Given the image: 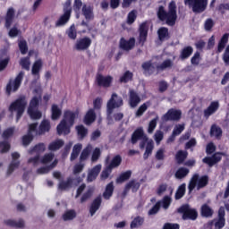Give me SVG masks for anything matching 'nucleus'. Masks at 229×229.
Wrapping results in <instances>:
<instances>
[{"mask_svg":"<svg viewBox=\"0 0 229 229\" xmlns=\"http://www.w3.org/2000/svg\"><path fill=\"white\" fill-rule=\"evenodd\" d=\"M12 148V145H10V142L7 140L0 141V153H8Z\"/></svg>","mask_w":229,"mask_h":229,"instance_id":"obj_58","label":"nucleus"},{"mask_svg":"<svg viewBox=\"0 0 229 229\" xmlns=\"http://www.w3.org/2000/svg\"><path fill=\"white\" fill-rule=\"evenodd\" d=\"M223 157H225L224 152H216L211 157H205L202 162L208 165V167H214L216 164H219V162L223 160Z\"/></svg>","mask_w":229,"mask_h":229,"instance_id":"obj_8","label":"nucleus"},{"mask_svg":"<svg viewBox=\"0 0 229 229\" xmlns=\"http://www.w3.org/2000/svg\"><path fill=\"white\" fill-rule=\"evenodd\" d=\"M160 207H162V202L157 201L152 208L148 210V216H155L156 214H158L160 210Z\"/></svg>","mask_w":229,"mask_h":229,"instance_id":"obj_61","label":"nucleus"},{"mask_svg":"<svg viewBox=\"0 0 229 229\" xmlns=\"http://www.w3.org/2000/svg\"><path fill=\"white\" fill-rule=\"evenodd\" d=\"M30 119L33 121H38V119H42V112L38 109H28L27 110Z\"/></svg>","mask_w":229,"mask_h":229,"instance_id":"obj_48","label":"nucleus"},{"mask_svg":"<svg viewBox=\"0 0 229 229\" xmlns=\"http://www.w3.org/2000/svg\"><path fill=\"white\" fill-rule=\"evenodd\" d=\"M101 203H103L101 196H98L96 199H94L89 208L90 216H94V214H96V212L99 210Z\"/></svg>","mask_w":229,"mask_h":229,"instance_id":"obj_23","label":"nucleus"},{"mask_svg":"<svg viewBox=\"0 0 229 229\" xmlns=\"http://www.w3.org/2000/svg\"><path fill=\"white\" fill-rule=\"evenodd\" d=\"M157 19H159L161 22L165 21L167 26H174L178 19L176 2L172 0L168 4V12L165 11V7H164V5H159L157 11Z\"/></svg>","mask_w":229,"mask_h":229,"instance_id":"obj_1","label":"nucleus"},{"mask_svg":"<svg viewBox=\"0 0 229 229\" xmlns=\"http://www.w3.org/2000/svg\"><path fill=\"white\" fill-rule=\"evenodd\" d=\"M62 116V109L58 107V105L53 104L51 107V119L52 121H58Z\"/></svg>","mask_w":229,"mask_h":229,"instance_id":"obj_31","label":"nucleus"},{"mask_svg":"<svg viewBox=\"0 0 229 229\" xmlns=\"http://www.w3.org/2000/svg\"><path fill=\"white\" fill-rule=\"evenodd\" d=\"M199 62H201V54L197 51L191 57V65H199Z\"/></svg>","mask_w":229,"mask_h":229,"instance_id":"obj_60","label":"nucleus"},{"mask_svg":"<svg viewBox=\"0 0 229 229\" xmlns=\"http://www.w3.org/2000/svg\"><path fill=\"white\" fill-rule=\"evenodd\" d=\"M22 80H24V72L21 71L15 77L14 81L12 80L9 81L5 89L7 96H10L12 92H17V90L21 89V85H22Z\"/></svg>","mask_w":229,"mask_h":229,"instance_id":"obj_5","label":"nucleus"},{"mask_svg":"<svg viewBox=\"0 0 229 229\" xmlns=\"http://www.w3.org/2000/svg\"><path fill=\"white\" fill-rule=\"evenodd\" d=\"M78 114L71 110L64 111V119L67 124L70 126H74V121H76V116Z\"/></svg>","mask_w":229,"mask_h":229,"instance_id":"obj_21","label":"nucleus"},{"mask_svg":"<svg viewBox=\"0 0 229 229\" xmlns=\"http://www.w3.org/2000/svg\"><path fill=\"white\" fill-rule=\"evenodd\" d=\"M198 180H199V174H193L188 185L189 194H191V192H192V191L196 189V186H198Z\"/></svg>","mask_w":229,"mask_h":229,"instance_id":"obj_47","label":"nucleus"},{"mask_svg":"<svg viewBox=\"0 0 229 229\" xmlns=\"http://www.w3.org/2000/svg\"><path fill=\"white\" fill-rule=\"evenodd\" d=\"M187 157H189V152H187V150H178L175 154V160L180 165L187 160Z\"/></svg>","mask_w":229,"mask_h":229,"instance_id":"obj_32","label":"nucleus"},{"mask_svg":"<svg viewBox=\"0 0 229 229\" xmlns=\"http://www.w3.org/2000/svg\"><path fill=\"white\" fill-rule=\"evenodd\" d=\"M73 180L71 177H68L66 181L60 182L58 184L59 191H67L72 187Z\"/></svg>","mask_w":229,"mask_h":229,"instance_id":"obj_37","label":"nucleus"},{"mask_svg":"<svg viewBox=\"0 0 229 229\" xmlns=\"http://www.w3.org/2000/svg\"><path fill=\"white\" fill-rule=\"evenodd\" d=\"M187 184L182 183L181 184L175 192L174 199H182L185 196V191H186Z\"/></svg>","mask_w":229,"mask_h":229,"instance_id":"obj_44","label":"nucleus"},{"mask_svg":"<svg viewBox=\"0 0 229 229\" xmlns=\"http://www.w3.org/2000/svg\"><path fill=\"white\" fill-rule=\"evenodd\" d=\"M146 137L148 136L144 132V129L142 127H138L131 136V144L134 146V144H137L138 140H142L143 139H146Z\"/></svg>","mask_w":229,"mask_h":229,"instance_id":"obj_12","label":"nucleus"},{"mask_svg":"<svg viewBox=\"0 0 229 229\" xmlns=\"http://www.w3.org/2000/svg\"><path fill=\"white\" fill-rule=\"evenodd\" d=\"M190 171L189 168H185V167H180L176 172H175V178H177V180H183V178H185L188 174H189Z\"/></svg>","mask_w":229,"mask_h":229,"instance_id":"obj_46","label":"nucleus"},{"mask_svg":"<svg viewBox=\"0 0 229 229\" xmlns=\"http://www.w3.org/2000/svg\"><path fill=\"white\" fill-rule=\"evenodd\" d=\"M112 168H110L108 165L106 166V168L101 172L100 174V180L105 181L107 180V178L112 174Z\"/></svg>","mask_w":229,"mask_h":229,"instance_id":"obj_59","label":"nucleus"},{"mask_svg":"<svg viewBox=\"0 0 229 229\" xmlns=\"http://www.w3.org/2000/svg\"><path fill=\"white\" fill-rule=\"evenodd\" d=\"M40 69H42V59H38L32 65L31 73L33 76H38L40 73Z\"/></svg>","mask_w":229,"mask_h":229,"instance_id":"obj_45","label":"nucleus"},{"mask_svg":"<svg viewBox=\"0 0 229 229\" xmlns=\"http://www.w3.org/2000/svg\"><path fill=\"white\" fill-rule=\"evenodd\" d=\"M71 11H65L64 13L59 17V19L55 21V28H61V26H65L69 21H71Z\"/></svg>","mask_w":229,"mask_h":229,"instance_id":"obj_18","label":"nucleus"},{"mask_svg":"<svg viewBox=\"0 0 229 229\" xmlns=\"http://www.w3.org/2000/svg\"><path fill=\"white\" fill-rule=\"evenodd\" d=\"M135 47V38H131L126 40L124 38L120 39V49L123 51H131Z\"/></svg>","mask_w":229,"mask_h":229,"instance_id":"obj_15","label":"nucleus"},{"mask_svg":"<svg viewBox=\"0 0 229 229\" xmlns=\"http://www.w3.org/2000/svg\"><path fill=\"white\" fill-rule=\"evenodd\" d=\"M192 53H194V48L191 46L184 47L180 52L179 58L180 60H187L191 58Z\"/></svg>","mask_w":229,"mask_h":229,"instance_id":"obj_27","label":"nucleus"},{"mask_svg":"<svg viewBox=\"0 0 229 229\" xmlns=\"http://www.w3.org/2000/svg\"><path fill=\"white\" fill-rule=\"evenodd\" d=\"M200 212L202 217H212V216H214V210H212L208 204L201 206Z\"/></svg>","mask_w":229,"mask_h":229,"instance_id":"obj_42","label":"nucleus"},{"mask_svg":"<svg viewBox=\"0 0 229 229\" xmlns=\"http://www.w3.org/2000/svg\"><path fill=\"white\" fill-rule=\"evenodd\" d=\"M123 105L124 102L123 100V97H119L117 93H113L106 104L107 115H112L115 108H121V106H123Z\"/></svg>","mask_w":229,"mask_h":229,"instance_id":"obj_3","label":"nucleus"},{"mask_svg":"<svg viewBox=\"0 0 229 229\" xmlns=\"http://www.w3.org/2000/svg\"><path fill=\"white\" fill-rule=\"evenodd\" d=\"M155 148V145L153 144V141H148L146 146L145 153L143 154L144 160H148L149 158V156L153 153V149Z\"/></svg>","mask_w":229,"mask_h":229,"instance_id":"obj_52","label":"nucleus"},{"mask_svg":"<svg viewBox=\"0 0 229 229\" xmlns=\"http://www.w3.org/2000/svg\"><path fill=\"white\" fill-rule=\"evenodd\" d=\"M208 185V175H202L199 177L197 181V190L199 191V189H204V187H207Z\"/></svg>","mask_w":229,"mask_h":229,"instance_id":"obj_43","label":"nucleus"},{"mask_svg":"<svg viewBox=\"0 0 229 229\" xmlns=\"http://www.w3.org/2000/svg\"><path fill=\"white\" fill-rule=\"evenodd\" d=\"M75 130L77 131V135L79 139L83 140L86 138L87 135H89V129H87L84 125H77L75 127Z\"/></svg>","mask_w":229,"mask_h":229,"instance_id":"obj_36","label":"nucleus"},{"mask_svg":"<svg viewBox=\"0 0 229 229\" xmlns=\"http://www.w3.org/2000/svg\"><path fill=\"white\" fill-rule=\"evenodd\" d=\"M228 40H229V33L226 32L221 37L220 40L218 41L217 49H216L217 54L223 53V51H225V48L228 44Z\"/></svg>","mask_w":229,"mask_h":229,"instance_id":"obj_22","label":"nucleus"},{"mask_svg":"<svg viewBox=\"0 0 229 229\" xmlns=\"http://www.w3.org/2000/svg\"><path fill=\"white\" fill-rule=\"evenodd\" d=\"M115 187L114 186V182H109L105 189V191L103 192V198L104 199H110L112 196H114V191Z\"/></svg>","mask_w":229,"mask_h":229,"instance_id":"obj_30","label":"nucleus"},{"mask_svg":"<svg viewBox=\"0 0 229 229\" xmlns=\"http://www.w3.org/2000/svg\"><path fill=\"white\" fill-rule=\"evenodd\" d=\"M177 212L179 214H182V219L183 221L191 220V221H196L198 219V211L194 208H191V206L189 204H184L181 206Z\"/></svg>","mask_w":229,"mask_h":229,"instance_id":"obj_6","label":"nucleus"},{"mask_svg":"<svg viewBox=\"0 0 229 229\" xmlns=\"http://www.w3.org/2000/svg\"><path fill=\"white\" fill-rule=\"evenodd\" d=\"M140 96H139V93L135 91L134 89L129 90V105L131 108H135L139 106V104L140 103Z\"/></svg>","mask_w":229,"mask_h":229,"instance_id":"obj_14","label":"nucleus"},{"mask_svg":"<svg viewBox=\"0 0 229 229\" xmlns=\"http://www.w3.org/2000/svg\"><path fill=\"white\" fill-rule=\"evenodd\" d=\"M14 131H15V128H13V127H10V128H7L6 130H4L2 134L4 140H8V139H10V137H13Z\"/></svg>","mask_w":229,"mask_h":229,"instance_id":"obj_56","label":"nucleus"},{"mask_svg":"<svg viewBox=\"0 0 229 229\" xmlns=\"http://www.w3.org/2000/svg\"><path fill=\"white\" fill-rule=\"evenodd\" d=\"M210 136L216 137V139H221L223 136V130H221V127L213 124L210 128Z\"/></svg>","mask_w":229,"mask_h":229,"instance_id":"obj_38","label":"nucleus"},{"mask_svg":"<svg viewBox=\"0 0 229 229\" xmlns=\"http://www.w3.org/2000/svg\"><path fill=\"white\" fill-rule=\"evenodd\" d=\"M30 151L31 153H44V151H46V144L38 143L35 147H33Z\"/></svg>","mask_w":229,"mask_h":229,"instance_id":"obj_62","label":"nucleus"},{"mask_svg":"<svg viewBox=\"0 0 229 229\" xmlns=\"http://www.w3.org/2000/svg\"><path fill=\"white\" fill-rule=\"evenodd\" d=\"M96 111L92 108L89 109L84 116V123L87 126H90V124L94 123L97 119Z\"/></svg>","mask_w":229,"mask_h":229,"instance_id":"obj_19","label":"nucleus"},{"mask_svg":"<svg viewBox=\"0 0 229 229\" xmlns=\"http://www.w3.org/2000/svg\"><path fill=\"white\" fill-rule=\"evenodd\" d=\"M82 15H84L86 21H94V8L90 5H82Z\"/></svg>","mask_w":229,"mask_h":229,"instance_id":"obj_25","label":"nucleus"},{"mask_svg":"<svg viewBox=\"0 0 229 229\" xmlns=\"http://www.w3.org/2000/svg\"><path fill=\"white\" fill-rule=\"evenodd\" d=\"M76 216H77L76 210L68 209L63 214L62 217H63V220L64 221H72L73 219H76Z\"/></svg>","mask_w":229,"mask_h":229,"instance_id":"obj_41","label":"nucleus"},{"mask_svg":"<svg viewBox=\"0 0 229 229\" xmlns=\"http://www.w3.org/2000/svg\"><path fill=\"white\" fill-rule=\"evenodd\" d=\"M157 37L160 42H165V40H169L171 35L169 34V29L166 27H160L157 30Z\"/></svg>","mask_w":229,"mask_h":229,"instance_id":"obj_24","label":"nucleus"},{"mask_svg":"<svg viewBox=\"0 0 229 229\" xmlns=\"http://www.w3.org/2000/svg\"><path fill=\"white\" fill-rule=\"evenodd\" d=\"M123 162V157L120 155H116L111 160V163L107 165L110 169H115V167H119L121 163Z\"/></svg>","mask_w":229,"mask_h":229,"instance_id":"obj_49","label":"nucleus"},{"mask_svg":"<svg viewBox=\"0 0 229 229\" xmlns=\"http://www.w3.org/2000/svg\"><path fill=\"white\" fill-rule=\"evenodd\" d=\"M133 81V72L130 71H126L123 76L120 77L119 81L120 83H128L129 81Z\"/></svg>","mask_w":229,"mask_h":229,"instance_id":"obj_50","label":"nucleus"},{"mask_svg":"<svg viewBox=\"0 0 229 229\" xmlns=\"http://www.w3.org/2000/svg\"><path fill=\"white\" fill-rule=\"evenodd\" d=\"M65 142L64 140H56L48 145L49 151H58L61 148H64Z\"/></svg>","mask_w":229,"mask_h":229,"instance_id":"obj_35","label":"nucleus"},{"mask_svg":"<svg viewBox=\"0 0 229 229\" xmlns=\"http://www.w3.org/2000/svg\"><path fill=\"white\" fill-rule=\"evenodd\" d=\"M141 67L145 72V74H153V72H155V66H153V64L151 63V61H147L144 62L141 64Z\"/></svg>","mask_w":229,"mask_h":229,"instance_id":"obj_40","label":"nucleus"},{"mask_svg":"<svg viewBox=\"0 0 229 229\" xmlns=\"http://www.w3.org/2000/svg\"><path fill=\"white\" fill-rule=\"evenodd\" d=\"M114 83V77L112 75L105 76L99 72L96 74L95 85L99 89H110Z\"/></svg>","mask_w":229,"mask_h":229,"instance_id":"obj_7","label":"nucleus"},{"mask_svg":"<svg viewBox=\"0 0 229 229\" xmlns=\"http://www.w3.org/2000/svg\"><path fill=\"white\" fill-rule=\"evenodd\" d=\"M222 60L225 65H229V47H225V50L222 55Z\"/></svg>","mask_w":229,"mask_h":229,"instance_id":"obj_64","label":"nucleus"},{"mask_svg":"<svg viewBox=\"0 0 229 229\" xmlns=\"http://www.w3.org/2000/svg\"><path fill=\"white\" fill-rule=\"evenodd\" d=\"M71 126L69 123L65 122V120H62L60 123L57 125V134L58 135H69L71 133Z\"/></svg>","mask_w":229,"mask_h":229,"instance_id":"obj_17","label":"nucleus"},{"mask_svg":"<svg viewBox=\"0 0 229 229\" xmlns=\"http://www.w3.org/2000/svg\"><path fill=\"white\" fill-rule=\"evenodd\" d=\"M149 31V25L148 21H143L139 27V42L143 46L148 40V32Z\"/></svg>","mask_w":229,"mask_h":229,"instance_id":"obj_11","label":"nucleus"},{"mask_svg":"<svg viewBox=\"0 0 229 229\" xmlns=\"http://www.w3.org/2000/svg\"><path fill=\"white\" fill-rule=\"evenodd\" d=\"M145 218L141 216H137L132 219L130 225L131 229L140 228L144 225Z\"/></svg>","mask_w":229,"mask_h":229,"instance_id":"obj_33","label":"nucleus"},{"mask_svg":"<svg viewBox=\"0 0 229 229\" xmlns=\"http://www.w3.org/2000/svg\"><path fill=\"white\" fill-rule=\"evenodd\" d=\"M18 47L21 55H26L28 53V42L26 41V39L19 40Z\"/></svg>","mask_w":229,"mask_h":229,"instance_id":"obj_53","label":"nucleus"},{"mask_svg":"<svg viewBox=\"0 0 229 229\" xmlns=\"http://www.w3.org/2000/svg\"><path fill=\"white\" fill-rule=\"evenodd\" d=\"M33 139H34L33 134H30L28 132V134L22 137V144L24 146H30V144H31V142L33 141Z\"/></svg>","mask_w":229,"mask_h":229,"instance_id":"obj_63","label":"nucleus"},{"mask_svg":"<svg viewBox=\"0 0 229 229\" xmlns=\"http://www.w3.org/2000/svg\"><path fill=\"white\" fill-rule=\"evenodd\" d=\"M131 178V171L128 170L120 174V175L116 178V183H124V182H128Z\"/></svg>","mask_w":229,"mask_h":229,"instance_id":"obj_39","label":"nucleus"},{"mask_svg":"<svg viewBox=\"0 0 229 229\" xmlns=\"http://www.w3.org/2000/svg\"><path fill=\"white\" fill-rule=\"evenodd\" d=\"M26 106H28V100L24 95L20 96L16 100L11 103L9 112H16L17 123L24 114Z\"/></svg>","mask_w":229,"mask_h":229,"instance_id":"obj_2","label":"nucleus"},{"mask_svg":"<svg viewBox=\"0 0 229 229\" xmlns=\"http://www.w3.org/2000/svg\"><path fill=\"white\" fill-rule=\"evenodd\" d=\"M135 21H137V10H132L127 15V24H133Z\"/></svg>","mask_w":229,"mask_h":229,"instance_id":"obj_57","label":"nucleus"},{"mask_svg":"<svg viewBox=\"0 0 229 229\" xmlns=\"http://www.w3.org/2000/svg\"><path fill=\"white\" fill-rule=\"evenodd\" d=\"M173 67V61L170 59L165 60L161 64L157 66V71H164L165 69H169Z\"/></svg>","mask_w":229,"mask_h":229,"instance_id":"obj_55","label":"nucleus"},{"mask_svg":"<svg viewBox=\"0 0 229 229\" xmlns=\"http://www.w3.org/2000/svg\"><path fill=\"white\" fill-rule=\"evenodd\" d=\"M101 173V165H96L88 174L87 182H94Z\"/></svg>","mask_w":229,"mask_h":229,"instance_id":"obj_20","label":"nucleus"},{"mask_svg":"<svg viewBox=\"0 0 229 229\" xmlns=\"http://www.w3.org/2000/svg\"><path fill=\"white\" fill-rule=\"evenodd\" d=\"M20 65L21 66V68L25 69V71H30V65H31L30 56L22 57L20 60Z\"/></svg>","mask_w":229,"mask_h":229,"instance_id":"obj_54","label":"nucleus"},{"mask_svg":"<svg viewBox=\"0 0 229 229\" xmlns=\"http://www.w3.org/2000/svg\"><path fill=\"white\" fill-rule=\"evenodd\" d=\"M38 105H40V98L33 97L30 101L28 110H38Z\"/></svg>","mask_w":229,"mask_h":229,"instance_id":"obj_51","label":"nucleus"},{"mask_svg":"<svg viewBox=\"0 0 229 229\" xmlns=\"http://www.w3.org/2000/svg\"><path fill=\"white\" fill-rule=\"evenodd\" d=\"M56 165H58V159H55V160L51 163V165H49L42 166V167L38 168V169L37 170V173H38V174H47V173H49L50 171H53V169H54Z\"/></svg>","mask_w":229,"mask_h":229,"instance_id":"obj_29","label":"nucleus"},{"mask_svg":"<svg viewBox=\"0 0 229 229\" xmlns=\"http://www.w3.org/2000/svg\"><path fill=\"white\" fill-rule=\"evenodd\" d=\"M6 226H10L11 228H24V220L20 218L19 221H15L13 219H7L4 221Z\"/></svg>","mask_w":229,"mask_h":229,"instance_id":"obj_28","label":"nucleus"},{"mask_svg":"<svg viewBox=\"0 0 229 229\" xmlns=\"http://www.w3.org/2000/svg\"><path fill=\"white\" fill-rule=\"evenodd\" d=\"M219 110V101H212L207 109L204 110V117L208 119L210 115H214Z\"/></svg>","mask_w":229,"mask_h":229,"instance_id":"obj_16","label":"nucleus"},{"mask_svg":"<svg viewBox=\"0 0 229 229\" xmlns=\"http://www.w3.org/2000/svg\"><path fill=\"white\" fill-rule=\"evenodd\" d=\"M182 119V111L174 108H170L163 116L162 121L167 123L169 121H180Z\"/></svg>","mask_w":229,"mask_h":229,"instance_id":"obj_9","label":"nucleus"},{"mask_svg":"<svg viewBox=\"0 0 229 229\" xmlns=\"http://www.w3.org/2000/svg\"><path fill=\"white\" fill-rule=\"evenodd\" d=\"M131 189L132 192H137L140 189V182H136L135 180L130 181L124 187V192H128Z\"/></svg>","mask_w":229,"mask_h":229,"instance_id":"obj_34","label":"nucleus"},{"mask_svg":"<svg viewBox=\"0 0 229 229\" xmlns=\"http://www.w3.org/2000/svg\"><path fill=\"white\" fill-rule=\"evenodd\" d=\"M51 130V123L49 120H43L38 127L37 131V135H44V133H47Z\"/></svg>","mask_w":229,"mask_h":229,"instance_id":"obj_26","label":"nucleus"},{"mask_svg":"<svg viewBox=\"0 0 229 229\" xmlns=\"http://www.w3.org/2000/svg\"><path fill=\"white\" fill-rule=\"evenodd\" d=\"M90 46H92V39L89 37H84L76 41L74 47L76 51H87Z\"/></svg>","mask_w":229,"mask_h":229,"instance_id":"obj_10","label":"nucleus"},{"mask_svg":"<svg viewBox=\"0 0 229 229\" xmlns=\"http://www.w3.org/2000/svg\"><path fill=\"white\" fill-rule=\"evenodd\" d=\"M184 4L190 6L193 13H203L208 6V0H184Z\"/></svg>","mask_w":229,"mask_h":229,"instance_id":"obj_4","label":"nucleus"},{"mask_svg":"<svg viewBox=\"0 0 229 229\" xmlns=\"http://www.w3.org/2000/svg\"><path fill=\"white\" fill-rule=\"evenodd\" d=\"M4 28H6V30H10V28H12V24H13V21H15V9H13V7L8 8L4 16Z\"/></svg>","mask_w":229,"mask_h":229,"instance_id":"obj_13","label":"nucleus"}]
</instances>
